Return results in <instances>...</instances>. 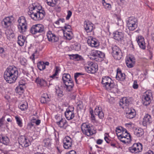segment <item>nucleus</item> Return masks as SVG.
Segmentation results:
<instances>
[{"instance_id":"1","label":"nucleus","mask_w":154,"mask_h":154,"mask_svg":"<svg viewBox=\"0 0 154 154\" xmlns=\"http://www.w3.org/2000/svg\"><path fill=\"white\" fill-rule=\"evenodd\" d=\"M28 14L33 20L35 21L42 19L45 14V11L39 4L33 3L28 7Z\"/></svg>"},{"instance_id":"2","label":"nucleus","mask_w":154,"mask_h":154,"mask_svg":"<svg viewBox=\"0 0 154 154\" xmlns=\"http://www.w3.org/2000/svg\"><path fill=\"white\" fill-rule=\"evenodd\" d=\"M18 72L15 67L9 66L4 72V77L8 83L11 84L14 82L17 79Z\"/></svg>"},{"instance_id":"3","label":"nucleus","mask_w":154,"mask_h":154,"mask_svg":"<svg viewBox=\"0 0 154 154\" xmlns=\"http://www.w3.org/2000/svg\"><path fill=\"white\" fill-rule=\"evenodd\" d=\"M81 128L83 133L88 136H90L96 133L92 126L87 123H83L81 125Z\"/></svg>"},{"instance_id":"4","label":"nucleus","mask_w":154,"mask_h":154,"mask_svg":"<svg viewBox=\"0 0 154 154\" xmlns=\"http://www.w3.org/2000/svg\"><path fill=\"white\" fill-rule=\"evenodd\" d=\"M101 83L103 87L108 91L110 90L115 86L111 79L108 76L103 77Z\"/></svg>"},{"instance_id":"5","label":"nucleus","mask_w":154,"mask_h":154,"mask_svg":"<svg viewBox=\"0 0 154 154\" xmlns=\"http://www.w3.org/2000/svg\"><path fill=\"white\" fill-rule=\"evenodd\" d=\"M90 58L96 61L100 62L102 60L105 56L104 54L102 52L98 50H93L90 53Z\"/></svg>"},{"instance_id":"6","label":"nucleus","mask_w":154,"mask_h":154,"mask_svg":"<svg viewBox=\"0 0 154 154\" xmlns=\"http://www.w3.org/2000/svg\"><path fill=\"white\" fill-rule=\"evenodd\" d=\"M86 71L89 73L94 74L98 70V65L96 63L88 61L85 65Z\"/></svg>"},{"instance_id":"7","label":"nucleus","mask_w":154,"mask_h":154,"mask_svg":"<svg viewBox=\"0 0 154 154\" xmlns=\"http://www.w3.org/2000/svg\"><path fill=\"white\" fill-rule=\"evenodd\" d=\"M19 24L17 25L19 31L21 33H23L27 29V23L25 17L21 16L18 20Z\"/></svg>"},{"instance_id":"8","label":"nucleus","mask_w":154,"mask_h":154,"mask_svg":"<svg viewBox=\"0 0 154 154\" xmlns=\"http://www.w3.org/2000/svg\"><path fill=\"white\" fill-rule=\"evenodd\" d=\"M45 30L44 26L41 24H37L33 25L30 30V32L33 35L44 33Z\"/></svg>"},{"instance_id":"9","label":"nucleus","mask_w":154,"mask_h":154,"mask_svg":"<svg viewBox=\"0 0 154 154\" xmlns=\"http://www.w3.org/2000/svg\"><path fill=\"white\" fill-rule=\"evenodd\" d=\"M119 139L125 143H128L131 140V136L126 129L123 131L122 133L119 134Z\"/></svg>"},{"instance_id":"10","label":"nucleus","mask_w":154,"mask_h":154,"mask_svg":"<svg viewBox=\"0 0 154 154\" xmlns=\"http://www.w3.org/2000/svg\"><path fill=\"white\" fill-rule=\"evenodd\" d=\"M152 98V94L151 91H146L143 97L142 101L143 105L147 106L149 104Z\"/></svg>"},{"instance_id":"11","label":"nucleus","mask_w":154,"mask_h":154,"mask_svg":"<svg viewBox=\"0 0 154 154\" xmlns=\"http://www.w3.org/2000/svg\"><path fill=\"white\" fill-rule=\"evenodd\" d=\"M142 149V145L140 143H134L131 147L128 148L130 152L134 153H138L141 152Z\"/></svg>"},{"instance_id":"12","label":"nucleus","mask_w":154,"mask_h":154,"mask_svg":"<svg viewBox=\"0 0 154 154\" xmlns=\"http://www.w3.org/2000/svg\"><path fill=\"white\" fill-rule=\"evenodd\" d=\"M113 57L116 60H119L122 57V53L120 48L117 46L114 45L112 47Z\"/></svg>"},{"instance_id":"13","label":"nucleus","mask_w":154,"mask_h":154,"mask_svg":"<svg viewBox=\"0 0 154 154\" xmlns=\"http://www.w3.org/2000/svg\"><path fill=\"white\" fill-rule=\"evenodd\" d=\"M18 141L19 144L22 147H26L31 144L30 140L27 137L21 136L18 138Z\"/></svg>"},{"instance_id":"14","label":"nucleus","mask_w":154,"mask_h":154,"mask_svg":"<svg viewBox=\"0 0 154 154\" xmlns=\"http://www.w3.org/2000/svg\"><path fill=\"white\" fill-rule=\"evenodd\" d=\"M13 20L12 16L5 17L2 21V25L4 27L7 28L11 26Z\"/></svg>"},{"instance_id":"15","label":"nucleus","mask_w":154,"mask_h":154,"mask_svg":"<svg viewBox=\"0 0 154 154\" xmlns=\"http://www.w3.org/2000/svg\"><path fill=\"white\" fill-rule=\"evenodd\" d=\"M72 140L69 137H66L63 140L64 148L66 149H68L71 147L72 145Z\"/></svg>"},{"instance_id":"16","label":"nucleus","mask_w":154,"mask_h":154,"mask_svg":"<svg viewBox=\"0 0 154 154\" xmlns=\"http://www.w3.org/2000/svg\"><path fill=\"white\" fill-rule=\"evenodd\" d=\"M87 43L91 47H96L99 45V42L97 40L91 36L88 37Z\"/></svg>"},{"instance_id":"17","label":"nucleus","mask_w":154,"mask_h":154,"mask_svg":"<svg viewBox=\"0 0 154 154\" xmlns=\"http://www.w3.org/2000/svg\"><path fill=\"white\" fill-rule=\"evenodd\" d=\"M152 118L151 115L146 114L145 115L143 118V124L145 126L149 125L152 123Z\"/></svg>"},{"instance_id":"18","label":"nucleus","mask_w":154,"mask_h":154,"mask_svg":"<svg viewBox=\"0 0 154 154\" xmlns=\"http://www.w3.org/2000/svg\"><path fill=\"white\" fill-rule=\"evenodd\" d=\"M113 37L116 40L121 41L124 38V34L120 30H118L113 32Z\"/></svg>"},{"instance_id":"19","label":"nucleus","mask_w":154,"mask_h":154,"mask_svg":"<svg viewBox=\"0 0 154 154\" xmlns=\"http://www.w3.org/2000/svg\"><path fill=\"white\" fill-rule=\"evenodd\" d=\"M84 26L85 30L87 32H91L94 29L93 24L89 21L84 22Z\"/></svg>"},{"instance_id":"20","label":"nucleus","mask_w":154,"mask_h":154,"mask_svg":"<svg viewBox=\"0 0 154 154\" xmlns=\"http://www.w3.org/2000/svg\"><path fill=\"white\" fill-rule=\"evenodd\" d=\"M125 111L126 117L129 119L133 118L136 115L135 110L134 109H129L128 108H126Z\"/></svg>"},{"instance_id":"21","label":"nucleus","mask_w":154,"mask_h":154,"mask_svg":"<svg viewBox=\"0 0 154 154\" xmlns=\"http://www.w3.org/2000/svg\"><path fill=\"white\" fill-rule=\"evenodd\" d=\"M47 35L48 40L50 42H56L58 41V38L52 33L51 31H49L47 33Z\"/></svg>"},{"instance_id":"22","label":"nucleus","mask_w":154,"mask_h":154,"mask_svg":"<svg viewBox=\"0 0 154 154\" xmlns=\"http://www.w3.org/2000/svg\"><path fill=\"white\" fill-rule=\"evenodd\" d=\"M135 59L132 56H131L127 57L126 60V63L127 66L129 68L134 66L135 63Z\"/></svg>"},{"instance_id":"23","label":"nucleus","mask_w":154,"mask_h":154,"mask_svg":"<svg viewBox=\"0 0 154 154\" xmlns=\"http://www.w3.org/2000/svg\"><path fill=\"white\" fill-rule=\"evenodd\" d=\"M64 114L66 118L69 120L72 119L75 116L74 109L70 110L68 109H67Z\"/></svg>"},{"instance_id":"24","label":"nucleus","mask_w":154,"mask_h":154,"mask_svg":"<svg viewBox=\"0 0 154 154\" xmlns=\"http://www.w3.org/2000/svg\"><path fill=\"white\" fill-rule=\"evenodd\" d=\"M94 113L95 115L97 116L100 119H102L104 118V114L100 107H97L95 108Z\"/></svg>"},{"instance_id":"25","label":"nucleus","mask_w":154,"mask_h":154,"mask_svg":"<svg viewBox=\"0 0 154 154\" xmlns=\"http://www.w3.org/2000/svg\"><path fill=\"white\" fill-rule=\"evenodd\" d=\"M137 41L140 47L143 49H145L146 46L144 38L141 36H138Z\"/></svg>"},{"instance_id":"26","label":"nucleus","mask_w":154,"mask_h":154,"mask_svg":"<svg viewBox=\"0 0 154 154\" xmlns=\"http://www.w3.org/2000/svg\"><path fill=\"white\" fill-rule=\"evenodd\" d=\"M57 124L61 128L65 129L68 126L67 122L65 119L61 118L60 121L56 122Z\"/></svg>"},{"instance_id":"27","label":"nucleus","mask_w":154,"mask_h":154,"mask_svg":"<svg viewBox=\"0 0 154 154\" xmlns=\"http://www.w3.org/2000/svg\"><path fill=\"white\" fill-rule=\"evenodd\" d=\"M130 102L128 100L126 97H124L120 100L119 105L122 108L124 109L127 108L129 105Z\"/></svg>"},{"instance_id":"28","label":"nucleus","mask_w":154,"mask_h":154,"mask_svg":"<svg viewBox=\"0 0 154 154\" xmlns=\"http://www.w3.org/2000/svg\"><path fill=\"white\" fill-rule=\"evenodd\" d=\"M65 85L64 88L68 91H71L74 86V84L72 79L70 80V81L65 82L64 83Z\"/></svg>"},{"instance_id":"29","label":"nucleus","mask_w":154,"mask_h":154,"mask_svg":"<svg viewBox=\"0 0 154 154\" xmlns=\"http://www.w3.org/2000/svg\"><path fill=\"white\" fill-rule=\"evenodd\" d=\"M116 78L119 81H123L125 79V75L122 73L120 69H118Z\"/></svg>"},{"instance_id":"30","label":"nucleus","mask_w":154,"mask_h":154,"mask_svg":"<svg viewBox=\"0 0 154 154\" xmlns=\"http://www.w3.org/2000/svg\"><path fill=\"white\" fill-rule=\"evenodd\" d=\"M26 38L23 35H20L17 38V43L19 45L22 46L23 45L25 41Z\"/></svg>"},{"instance_id":"31","label":"nucleus","mask_w":154,"mask_h":154,"mask_svg":"<svg viewBox=\"0 0 154 154\" xmlns=\"http://www.w3.org/2000/svg\"><path fill=\"white\" fill-rule=\"evenodd\" d=\"M35 82L41 87L45 86L47 85L46 81L42 79L37 78L36 79Z\"/></svg>"},{"instance_id":"32","label":"nucleus","mask_w":154,"mask_h":154,"mask_svg":"<svg viewBox=\"0 0 154 154\" xmlns=\"http://www.w3.org/2000/svg\"><path fill=\"white\" fill-rule=\"evenodd\" d=\"M127 26L130 25L131 26V24H137V20L133 17H129L128 20L126 22Z\"/></svg>"},{"instance_id":"33","label":"nucleus","mask_w":154,"mask_h":154,"mask_svg":"<svg viewBox=\"0 0 154 154\" xmlns=\"http://www.w3.org/2000/svg\"><path fill=\"white\" fill-rule=\"evenodd\" d=\"M9 138L7 136L2 135L0 140V143L5 145H7L9 144Z\"/></svg>"},{"instance_id":"34","label":"nucleus","mask_w":154,"mask_h":154,"mask_svg":"<svg viewBox=\"0 0 154 154\" xmlns=\"http://www.w3.org/2000/svg\"><path fill=\"white\" fill-rule=\"evenodd\" d=\"M134 134L137 137H141L144 134L143 130L141 128H139L138 129H136L134 132Z\"/></svg>"},{"instance_id":"35","label":"nucleus","mask_w":154,"mask_h":154,"mask_svg":"<svg viewBox=\"0 0 154 154\" xmlns=\"http://www.w3.org/2000/svg\"><path fill=\"white\" fill-rule=\"evenodd\" d=\"M25 83L21 84V82H19V84L15 89L16 92L17 93L23 92V87L25 85Z\"/></svg>"},{"instance_id":"36","label":"nucleus","mask_w":154,"mask_h":154,"mask_svg":"<svg viewBox=\"0 0 154 154\" xmlns=\"http://www.w3.org/2000/svg\"><path fill=\"white\" fill-rule=\"evenodd\" d=\"M72 79L70 78V76L69 74H64L62 76V80L64 83L65 82L70 81Z\"/></svg>"},{"instance_id":"37","label":"nucleus","mask_w":154,"mask_h":154,"mask_svg":"<svg viewBox=\"0 0 154 154\" xmlns=\"http://www.w3.org/2000/svg\"><path fill=\"white\" fill-rule=\"evenodd\" d=\"M67 32H66L64 33V36L67 40H69L72 39L73 35L71 31H67Z\"/></svg>"},{"instance_id":"38","label":"nucleus","mask_w":154,"mask_h":154,"mask_svg":"<svg viewBox=\"0 0 154 154\" xmlns=\"http://www.w3.org/2000/svg\"><path fill=\"white\" fill-rule=\"evenodd\" d=\"M49 100L47 94H43L40 98V101L42 103H45Z\"/></svg>"},{"instance_id":"39","label":"nucleus","mask_w":154,"mask_h":154,"mask_svg":"<svg viewBox=\"0 0 154 154\" xmlns=\"http://www.w3.org/2000/svg\"><path fill=\"white\" fill-rule=\"evenodd\" d=\"M37 66L38 68L41 71L44 69L45 68L44 62L41 61L38 63Z\"/></svg>"},{"instance_id":"40","label":"nucleus","mask_w":154,"mask_h":154,"mask_svg":"<svg viewBox=\"0 0 154 154\" xmlns=\"http://www.w3.org/2000/svg\"><path fill=\"white\" fill-rule=\"evenodd\" d=\"M46 1L48 5L54 7L56 4L58 0H46Z\"/></svg>"},{"instance_id":"41","label":"nucleus","mask_w":154,"mask_h":154,"mask_svg":"<svg viewBox=\"0 0 154 154\" xmlns=\"http://www.w3.org/2000/svg\"><path fill=\"white\" fill-rule=\"evenodd\" d=\"M124 129H126L124 128L121 126L117 127L116 128V131L118 137V136H119V135L122 133Z\"/></svg>"},{"instance_id":"42","label":"nucleus","mask_w":154,"mask_h":154,"mask_svg":"<svg viewBox=\"0 0 154 154\" xmlns=\"http://www.w3.org/2000/svg\"><path fill=\"white\" fill-rule=\"evenodd\" d=\"M137 24H131V26L130 25H127V27L128 29L131 31H133L137 27Z\"/></svg>"},{"instance_id":"43","label":"nucleus","mask_w":154,"mask_h":154,"mask_svg":"<svg viewBox=\"0 0 154 154\" xmlns=\"http://www.w3.org/2000/svg\"><path fill=\"white\" fill-rule=\"evenodd\" d=\"M19 108L22 111L28 108V105L27 103H22L19 106Z\"/></svg>"},{"instance_id":"44","label":"nucleus","mask_w":154,"mask_h":154,"mask_svg":"<svg viewBox=\"0 0 154 154\" xmlns=\"http://www.w3.org/2000/svg\"><path fill=\"white\" fill-rule=\"evenodd\" d=\"M102 3L103 6L105 8L110 9L111 8V5L110 4L107 3L106 2L105 0H102Z\"/></svg>"},{"instance_id":"45","label":"nucleus","mask_w":154,"mask_h":154,"mask_svg":"<svg viewBox=\"0 0 154 154\" xmlns=\"http://www.w3.org/2000/svg\"><path fill=\"white\" fill-rule=\"evenodd\" d=\"M43 143L46 147L48 146L51 145L50 140L49 139L44 140L43 141Z\"/></svg>"},{"instance_id":"46","label":"nucleus","mask_w":154,"mask_h":154,"mask_svg":"<svg viewBox=\"0 0 154 154\" xmlns=\"http://www.w3.org/2000/svg\"><path fill=\"white\" fill-rule=\"evenodd\" d=\"M56 94L59 97H61L63 96V91L59 88L56 89Z\"/></svg>"},{"instance_id":"47","label":"nucleus","mask_w":154,"mask_h":154,"mask_svg":"<svg viewBox=\"0 0 154 154\" xmlns=\"http://www.w3.org/2000/svg\"><path fill=\"white\" fill-rule=\"evenodd\" d=\"M15 118L18 125L20 127H22V123L21 119L18 116H15Z\"/></svg>"},{"instance_id":"48","label":"nucleus","mask_w":154,"mask_h":154,"mask_svg":"<svg viewBox=\"0 0 154 154\" xmlns=\"http://www.w3.org/2000/svg\"><path fill=\"white\" fill-rule=\"evenodd\" d=\"M73 47L75 50L78 51L80 50L81 46L79 44L76 43L74 44Z\"/></svg>"},{"instance_id":"49","label":"nucleus","mask_w":154,"mask_h":154,"mask_svg":"<svg viewBox=\"0 0 154 154\" xmlns=\"http://www.w3.org/2000/svg\"><path fill=\"white\" fill-rule=\"evenodd\" d=\"M77 104L78 108H79L80 109H82L83 108V106L82 102L80 101H79L77 103Z\"/></svg>"},{"instance_id":"50","label":"nucleus","mask_w":154,"mask_h":154,"mask_svg":"<svg viewBox=\"0 0 154 154\" xmlns=\"http://www.w3.org/2000/svg\"><path fill=\"white\" fill-rule=\"evenodd\" d=\"M67 15L66 17V19L67 20H68L69 19L72 15V12L70 11H68L67 12Z\"/></svg>"},{"instance_id":"51","label":"nucleus","mask_w":154,"mask_h":154,"mask_svg":"<svg viewBox=\"0 0 154 154\" xmlns=\"http://www.w3.org/2000/svg\"><path fill=\"white\" fill-rule=\"evenodd\" d=\"M64 29H66V30L68 29V30H67V31H71V26H70L68 24H66L65 25V26H64Z\"/></svg>"},{"instance_id":"52","label":"nucleus","mask_w":154,"mask_h":154,"mask_svg":"<svg viewBox=\"0 0 154 154\" xmlns=\"http://www.w3.org/2000/svg\"><path fill=\"white\" fill-rule=\"evenodd\" d=\"M133 87L134 89H137L138 88V85L137 84V81L134 80L133 85Z\"/></svg>"},{"instance_id":"53","label":"nucleus","mask_w":154,"mask_h":154,"mask_svg":"<svg viewBox=\"0 0 154 154\" xmlns=\"http://www.w3.org/2000/svg\"><path fill=\"white\" fill-rule=\"evenodd\" d=\"M55 73H56L57 75L58 74V73L60 71V69L59 67L57 66H56L55 68Z\"/></svg>"},{"instance_id":"54","label":"nucleus","mask_w":154,"mask_h":154,"mask_svg":"<svg viewBox=\"0 0 154 154\" xmlns=\"http://www.w3.org/2000/svg\"><path fill=\"white\" fill-rule=\"evenodd\" d=\"M4 117L0 119V127H2L4 125Z\"/></svg>"},{"instance_id":"55","label":"nucleus","mask_w":154,"mask_h":154,"mask_svg":"<svg viewBox=\"0 0 154 154\" xmlns=\"http://www.w3.org/2000/svg\"><path fill=\"white\" fill-rule=\"evenodd\" d=\"M26 60L24 58V59H21L20 60V63H21V64L22 65H24L26 63Z\"/></svg>"},{"instance_id":"56","label":"nucleus","mask_w":154,"mask_h":154,"mask_svg":"<svg viewBox=\"0 0 154 154\" xmlns=\"http://www.w3.org/2000/svg\"><path fill=\"white\" fill-rule=\"evenodd\" d=\"M37 52V51L36 50L35 51V52L33 53L31 56L30 57V58L32 60H34V57H35V53H36Z\"/></svg>"},{"instance_id":"57","label":"nucleus","mask_w":154,"mask_h":154,"mask_svg":"<svg viewBox=\"0 0 154 154\" xmlns=\"http://www.w3.org/2000/svg\"><path fill=\"white\" fill-rule=\"evenodd\" d=\"M104 140L106 141L108 143H109L110 140L109 139L107 136H106L104 137Z\"/></svg>"},{"instance_id":"58","label":"nucleus","mask_w":154,"mask_h":154,"mask_svg":"<svg viewBox=\"0 0 154 154\" xmlns=\"http://www.w3.org/2000/svg\"><path fill=\"white\" fill-rule=\"evenodd\" d=\"M82 75V73H76L74 75V78H77L78 77L79 75Z\"/></svg>"},{"instance_id":"59","label":"nucleus","mask_w":154,"mask_h":154,"mask_svg":"<svg viewBox=\"0 0 154 154\" xmlns=\"http://www.w3.org/2000/svg\"><path fill=\"white\" fill-rule=\"evenodd\" d=\"M103 142V140L101 139H98L97 141V143L98 144H101Z\"/></svg>"},{"instance_id":"60","label":"nucleus","mask_w":154,"mask_h":154,"mask_svg":"<svg viewBox=\"0 0 154 154\" xmlns=\"http://www.w3.org/2000/svg\"><path fill=\"white\" fill-rule=\"evenodd\" d=\"M143 154H153V152L152 151L149 150L147 152L144 153Z\"/></svg>"},{"instance_id":"61","label":"nucleus","mask_w":154,"mask_h":154,"mask_svg":"<svg viewBox=\"0 0 154 154\" xmlns=\"http://www.w3.org/2000/svg\"><path fill=\"white\" fill-rule=\"evenodd\" d=\"M57 74H56V73H54V74H53L50 77L51 78H52L53 79H54L55 78H56L57 79V77H56V76L57 75Z\"/></svg>"},{"instance_id":"62","label":"nucleus","mask_w":154,"mask_h":154,"mask_svg":"<svg viewBox=\"0 0 154 154\" xmlns=\"http://www.w3.org/2000/svg\"><path fill=\"white\" fill-rule=\"evenodd\" d=\"M40 122H41V121H40V120H39V119L36 120L35 122V124L37 125H39V124H40Z\"/></svg>"},{"instance_id":"63","label":"nucleus","mask_w":154,"mask_h":154,"mask_svg":"<svg viewBox=\"0 0 154 154\" xmlns=\"http://www.w3.org/2000/svg\"><path fill=\"white\" fill-rule=\"evenodd\" d=\"M91 118L92 120H95V116L94 114L91 115Z\"/></svg>"},{"instance_id":"64","label":"nucleus","mask_w":154,"mask_h":154,"mask_svg":"<svg viewBox=\"0 0 154 154\" xmlns=\"http://www.w3.org/2000/svg\"><path fill=\"white\" fill-rule=\"evenodd\" d=\"M67 154H75V152L74 151H71L67 153Z\"/></svg>"}]
</instances>
